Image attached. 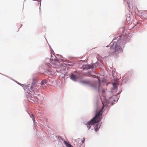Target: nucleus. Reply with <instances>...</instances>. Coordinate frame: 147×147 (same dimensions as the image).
<instances>
[{"mask_svg": "<svg viewBox=\"0 0 147 147\" xmlns=\"http://www.w3.org/2000/svg\"><path fill=\"white\" fill-rule=\"evenodd\" d=\"M103 106L102 109L97 113L95 117L93 118L90 121L88 122L85 125L87 126L88 129H90L91 125L94 124L98 123L101 119L102 114L103 112V109L105 106L107 105V104L105 102L102 101Z\"/></svg>", "mask_w": 147, "mask_h": 147, "instance_id": "1", "label": "nucleus"}, {"mask_svg": "<svg viewBox=\"0 0 147 147\" xmlns=\"http://www.w3.org/2000/svg\"><path fill=\"white\" fill-rule=\"evenodd\" d=\"M39 88V86H38L35 82H33L32 84H28L24 86V89L27 91V92H34V90H37Z\"/></svg>", "mask_w": 147, "mask_h": 147, "instance_id": "2", "label": "nucleus"}, {"mask_svg": "<svg viewBox=\"0 0 147 147\" xmlns=\"http://www.w3.org/2000/svg\"><path fill=\"white\" fill-rule=\"evenodd\" d=\"M110 49L111 52L107 56H109L111 54L114 55L119 53L121 50V48L120 47L117 45H116L115 46L113 45L110 48Z\"/></svg>", "mask_w": 147, "mask_h": 147, "instance_id": "3", "label": "nucleus"}, {"mask_svg": "<svg viewBox=\"0 0 147 147\" xmlns=\"http://www.w3.org/2000/svg\"><path fill=\"white\" fill-rule=\"evenodd\" d=\"M29 93V95L28 96V99L30 102H36L38 100V98L35 95L34 92H28Z\"/></svg>", "mask_w": 147, "mask_h": 147, "instance_id": "4", "label": "nucleus"}, {"mask_svg": "<svg viewBox=\"0 0 147 147\" xmlns=\"http://www.w3.org/2000/svg\"><path fill=\"white\" fill-rule=\"evenodd\" d=\"M93 68L92 65H83L82 66V68L83 69H88Z\"/></svg>", "mask_w": 147, "mask_h": 147, "instance_id": "5", "label": "nucleus"}, {"mask_svg": "<svg viewBox=\"0 0 147 147\" xmlns=\"http://www.w3.org/2000/svg\"><path fill=\"white\" fill-rule=\"evenodd\" d=\"M70 78L72 80L74 81H76V79L78 78L77 75H75L73 74L71 75Z\"/></svg>", "mask_w": 147, "mask_h": 147, "instance_id": "6", "label": "nucleus"}, {"mask_svg": "<svg viewBox=\"0 0 147 147\" xmlns=\"http://www.w3.org/2000/svg\"><path fill=\"white\" fill-rule=\"evenodd\" d=\"M63 143L66 145L67 147H71V145L68 143L67 141L64 140L63 141Z\"/></svg>", "mask_w": 147, "mask_h": 147, "instance_id": "7", "label": "nucleus"}, {"mask_svg": "<svg viewBox=\"0 0 147 147\" xmlns=\"http://www.w3.org/2000/svg\"><path fill=\"white\" fill-rule=\"evenodd\" d=\"M47 82V81L45 80H44L42 81L40 84L41 85H43L45 84Z\"/></svg>", "mask_w": 147, "mask_h": 147, "instance_id": "8", "label": "nucleus"}, {"mask_svg": "<svg viewBox=\"0 0 147 147\" xmlns=\"http://www.w3.org/2000/svg\"><path fill=\"white\" fill-rule=\"evenodd\" d=\"M100 126L98 124H96V125L95 126V131H97L98 130L100 127Z\"/></svg>", "mask_w": 147, "mask_h": 147, "instance_id": "9", "label": "nucleus"}, {"mask_svg": "<svg viewBox=\"0 0 147 147\" xmlns=\"http://www.w3.org/2000/svg\"><path fill=\"white\" fill-rule=\"evenodd\" d=\"M31 115H32V120H33V121H35V119L34 117V115H33V114H32Z\"/></svg>", "mask_w": 147, "mask_h": 147, "instance_id": "10", "label": "nucleus"}, {"mask_svg": "<svg viewBox=\"0 0 147 147\" xmlns=\"http://www.w3.org/2000/svg\"><path fill=\"white\" fill-rule=\"evenodd\" d=\"M82 143L84 142L85 141V138H83V139L82 140Z\"/></svg>", "mask_w": 147, "mask_h": 147, "instance_id": "11", "label": "nucleus"}, {"mask_svg": "<svg viewBox=\"0 0 147 147\" xmlns=\"http://www.w3.org/2000/svg\"><path fill=\"white\" fill-rule=\"evenodd\" d=\"M98 81L99 82V86L100 85V80L98 78Z\"/></svg>", "mask_w": 147, "mask_h": 147, "instance_id": "12", "label": "nucleus"}, {"mask_svg": "<svg viewBox=\"0 0 147 147\" xmlns=\"http://www.w3.org/2000/svg\"><path fill=\"white\" fill-rule=\"evenodd\" d=\"M92 86L94 88H96V86Z\"/></svg>", "mask_w": 147, "mask_h": 147, "instance_id": "13", "label": "nucleus"}, {"mask_svg": "<svg viewBox=\"0 0 147 147\" xmlns=\"http://www.w3.org/2000/svg\"><path fill=\"white\" fill-rule=\"evenodd\" d=\"M83 83H87L88 82H83Z\"/></svg>", "mask_w": 147, "mask_h": 147, "instance_id": "14", "label": "nucleus"}, {"mask_svg": "<svg viewBox=\"0 0 147 147\" xmlns=\"http://www.w3.org/2000/svg\"><path fill=\"white\" fill-rule=\"evenodd\" d=\"M113 84L114 86H115L116 85V83H113Z\"/></svg>", "mask_w": 147, "mask_h": 147, "instance_id": "15", "label": "nucleus"}, {"mask_svg": "<svg viewBox=\"0 0 147 147\" xmlns=\"http://www.w3.org/2000/svg\"><path fill=\"white\" fill-rule=\"evenodd\" d=\"M61 139L62 140H63V139L62 138H61Z\"/></svg>", "mask_w": 147, "mask_h": 147, "instance_id": "16", "label": "nucleus"}, {"mask_svg": "<svg viewBox=\"0 0 147 147\" xmlns=\"http://www.w3.org/2000/svg\"><path fill=\"white\" fill-rule=\"evenodd\" d=\"M53 57V55L52 56V55H51V57Z\"/></svg>", "mask_w": 147, "mask_h": 147, "instance_id": "17", "label": "nucleus"}, {"mask_svg": "<svg viewBox=\"0 0 147 147\" xmlns=\"http://www.w3.org/2000/svg\"><path fill=\"white\" fill-rule=\"evenodd\" d=\"M98 90H99V88H98Z\"/></svg>", "mask_w": 147, "mask_h": 147, "instance_id": "18", "label": "nucleus"}, {"mask_svg": "<svg viewBox=\"0 0 147 147\" xmlns=\"http://www.w3.org/2000/svg\"><path fill=\"white\" fill-rule=\"evenodd\" d=\"M51 59H53L51 58Z\"/></svg>", "mask_w": 147, "mask_h": 147, "instance_id": "19", "label": "nucleus"}]
</instances>
